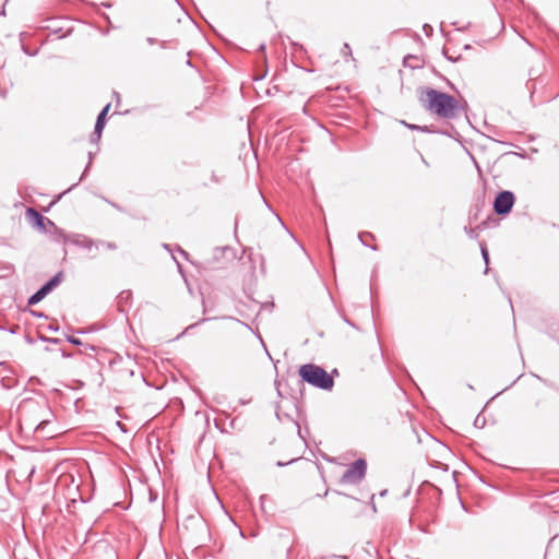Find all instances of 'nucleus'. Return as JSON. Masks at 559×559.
Wrapping results in <instances>:
<instances>
[{"label":"nucleus","mask_w":559,"mask_h":559,"mask_svg":"<svg viewBox=\"0 0 559 559\" xmlns=\"http://www.w3.org/2000/svg\"><path fill=\"white\" fill-rule=\"evenodd\" d=\"M23 411L32 413L33 425L37 432H44L45 428L55 419V415L47 402H27L23 406Z\"/></svg>","instance_id":"3"},{"label":"nucleus","mask_w":559,"mask_h":559,"mask_svg":"<svg viewBox=\"0 0 559 559\" xmlns=\"http://www.w3.org/2000/svg\"><path fill=\"white\" fill-rule=\"evenodd\" d=\"M299 376L307 383L322 390H331L334 385L333 378L322 367L313 364L302 365Z\"/></svg>","instance_id":"2"},{"label":"nucleus","mask_w":559,"mask_h":559,"mask_svg":"<svg viewBox=\"0 0 559 559\" xmlns=\"http://www.w3.org/2000/svg\"><path fill=\"white\" fill-rule=\"evenodd\" d=\"M68 342L73 344V345H80L81 344V341L74 336H69L68 337Z\"/></svg>","instance_id":"13"},{"label":"nucleus","mask_w":559,"mask_h":559,"mask_svg":"<svg viewBox=\"0 0 559 559\" xmlns=\"http://www.w3.org/2000/svg\"><path fill=\"white\" fill-rule=\"evenodd\" d=\"M34 472H35V467L33 466L31 469V475H33Z\"/></svg>","instance_id":"17"},{"label":"nucleus","mask_w":559,"mask_h":559,"mask_svg":"<svg viewBox=\"0 0 559 559\" xmlns=\"http://www.w3.org/2000/svg\"><path fill=\"white\" fill-rule=\"evenodd\" d=\"M26 218L33 226H35L40 231L46 230V225L55 227V224L49 218L43 216L38 211H36L33 207H28L26 210Z\"/></svg>","instance_id":"7"},{"label":"nucleus","mask_w":559,"mask_h":559,"mask_svg":"<svg viewBox=\"0 0 559 559\" xmlns=\"http://www.w3.org/2000/svg\"><path fill=\"white\" fill-rule=\"evenodd\" d=\"M343 50H344V52H346V53H347V52H348V53H350V47H349V45H348V44H345V45H344Z\"/></svg>","instance_id":"15"},{"label":"nucleus","mask_w":559,"mask_h":559,"mask_svg":"<svg viewBox=\"0 0 559 559\" xmlns=\"http://www.w3.org/2000/svg\"><path fill=\"white\" fill-rule=\"evenodd\" d=\"M0 14H4V9H1V10H0Z\"/></svg>","instance_id":"18"},{"label":"nucleus","mask_w":559,"mask_h":559,"mask_svg":"<svg viewBox=\"0 0 559 559\" xmlns=\"http://www.w3.org/2000/svg\"><path fill=\"white\" fill-rule=\"evenodd\" d=\"M88 156H90V163H88V165H90L91 160H92V153H88Z\"/></svg>","instance_id":"16"},{"label":"nucleus","mask_w":559,"mask_h":559,"mask_svg":"<svg viewBox=\"0 0 559 559\" xmlns=\"http://www.w3.org/2000/svg\"><path fill=\"white\" fill-rule=\"evenodd\" d=\"M62 280V274L57 273L46 284H44L35 294L28 298V305L33 306L41 301Z\"/></svg>","instance_id":"6"},{"label":"nucleus","mask_w":559,"mask_h":559,"mask_svg":"<svg viewBox=\"0 0 559 559\" xmlns=\"http://www.w3.org/2000/svg\"><path fill=\"white\" fill-rule=\"evenodd\" d=\"M465 231L467 233V235H468L471 238H475V237L477 236V235H476V233H475V230H474V229H472V228L467 229V228L465 227Z\"/></svg>","instance_id":"14"},{"label":"nucleus","mask_w":559,"mask_h":559,"mask_svg":"<svg viewBox=\"0 0 559 559\" xmlns=\"http://www.w3.org/2000/svg\"><path fill=\"white\" fill-rule=\"evenodd\" d=\"M515 202V197L511 191L498 193L493 202V211L498 215H506L511 212Z\"/></svg>","instance_id":"5"},{"label":"nucleus","mask_w":559,"mask_h":559,"mask_svg":"<svg viewBox=\"0 0 559 559\" xmlns=\"http://www.w3.org/2000/svg\"><path fill=\"white\" fill-rule=\"evenodd\" d=\"M367 462L364 459H358L352 463L341 477L342 484L357 485L366 476Z\"/></svg>","instance_id":"4"},{"label":"nucleus","mask_w":559,"mask_h":559,"mask_svg":"<svg viewBox=\"0 0 559 559\" xmlns=\"http://www.w3.org/2000/svg\"><path fill=\"white\" fill-rule=\"evenodd\" d=\"M418 98L427 111L441 119H456L465 112V107L461 100L432 87L419 88Z\"/></svg>","instance_id":"1"},{"label":"nucleus","mask_w":559,"mask_h":559,"mask_svg":"<svg viewBox=\"0 0 559 559\" xmlns=\"http://www.w3.org/2000/svg\"><path fill=\"white\" fill-rule=\"evenodd\" d=\"M481 255L486 262V264H488L489 262V255H488V250L485 246L481 247Z\"/></svg>","instance_id":"12"},{"label":"nucleus","mask_w":559,"mask_h":559,"mask_svg":"<svg viewBox=\"0 0 559 559\" xmlns=\"http://www.w3.org/2000/svg\"><path fill=\"white\" fill-rule=\"evenodd\" d=\"M99 245H102V246L106 247V248H107V249H109V250H115V249H117V246H116V243H115V242H110V241L105 242V241H103V242H99Z\"/></svg>","instance_id":"11"},{"label":"nucleus","mask_w":559,"mask_h":559,"mask_svg":"<svg viewBox=\"0 0 559 559\" xmlns=\"http://www.w3.org/2000/svg\"><path fill=\"white\" fill-rule=\"evenodd\" d=\"M69 480L73 481V477L71 475H63L58 480V486L62 485L63 483L67 484Z\"/></svg>","instance_id":"10"},{"label":"nucleus","mask_w":559,"mask_h":559,"mask_svg":"<svg viewBox=\"0 0 559 559\" xmlns=\"http://www.w3.org/2000/svg\"><path fill=\"white\" fill-rule=\"evenodd\" d=\"M109 107H110V104H107L103 108V110L98 114V116H97V120H96V123H95L94 132H93V135H92V140L93 141H98L100 139V136H102V132H103L104 127H105L106 116L108 114Z\"/></svg>","instance_id":"8"},{"label":"nucleus","mask_w":559,"mask_h":559,"mask_svg":"<svg viewBox=\"0 0 559 559\" xmlns=\"http://www.w3.org/2000/svg\"><path fill=\"white\" fill-rule=\"evenodd\" d=\"M72 242L88 250L95 246L94 241L86 237H83L82 239H74Z\"/></svg>","instance_id":"9"}]
</instances>
